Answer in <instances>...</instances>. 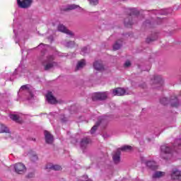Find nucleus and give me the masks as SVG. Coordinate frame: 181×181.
I'll return each instance as SVG.
<instances>
[{"label": "nucleus", "mask_w": 181, "mask_h": 181, "mask_svg": "<svg viewBox=\"0 0 181 181\" xmlns=\"http://www.w3.org/2000/svg\"><path fill=\"white\" fill-rule=\"evenodd\" d=\"M126 12L129 15V17L124 19V26L131 28L134 23H136V22L132 20V16H138L141 13V11L136 8H128L126 9Z\"/></svg>", "instance_id": "f257e3e1"}, {"label": "nucleus", "mask_w": 181, "mask_h": 181, "mask_svg": "<svg viewBox=\"0 0 181 181\" xmlns=\"http://www.w3.org/2000/svg\"><path fill=\"white\" fill-rule=\"evenodd\" d=\"M42 66L44 67L45 71H48L50 69L56 67V66H57V62H54V56H47V59L42 62Z\"/></svg>", "instance_id": "f03ea898"}, {"label": "nucleus", "mask_w": 181, "mask_h": 181, "mask_svg": "<svg viewBox=\"0 0 181 181\" xmlns=\"http://www.w3.org/2000/svg\"><path fill=\"white\" fill-rule=\"evenodd\" d=\"M18 94L25 95L27 100H32L33 98V93L32 92V86L30 85H23L20 88Z\"/></svg>", "instance_id": "7ed1b4c3"}, {"label": "nucleus", "mask_w": 181, "mask_h": 181, "mask_svg": "<svg viewBox=\"0 0 181 181\" xmlns=\"http://www.w3.org/2000/svg\"><path fill=\"white\" fill-rule=\"evenodd\" d=\"M160 102L163 105H166L167 104H170L172 107H179V100L176 97H172L171 99H168L167 98H163L160 100Z\"/></svg>", "instance_id": "20e7f679"}, {"label": "nucleus", "mask_w": 181, "mask_h": 181, "mask_svg": "<svg viewBox=\"0 0 181 181\" xmlns=\"http://www.w3.org/2000/svg\"><path fill=\"white\" fill-rule=\"evenodd\" d=\"M110 121V117L107 116H100L98 117V120L95 126H93L90 129V134H94L97 131L98 125L100 124H107Z\"/></svg>", "instance_id": "39448f33"}, {"label": "nucleus", "mask_w": 181, "mask_h": 181, "mask_svg": "<svg viewBox=\"0 0 181 181\" xmlns=\"http://www.w3.org/2000/svg\"><path fill=\"white\" fill-rule=\"evenodd\" d=\"M107 97H108V92L96 93L92 95V100L93 101H103L107 100Z\"/></svg>", "instance_id": "423d86ee"}, {"label": "nucleus", "mask_w": 181, "mask_h": 181, "mask_svg": "<svg viewBox=\"0 0 181 181\" xmlns=\"http://www.w3.org/2000/svg\"><path fill=\"white\" fill-rule=\"evenodd\" d=\"M28 72V69H26V67L25 65H22L21 64L18 69H16L14 71V73L13 74V76H16V77H21V76H25V73Z\"/></svg>", "instance_id": "0eeeda50"}, {"label": "nucleus", "mask_w": 181, "mask_h": 181, "mask_svg": "<svg viewBox=\"0 0 181 181\" xmlns=\"http://www.w3.org/2000/svg\"><path fill=\"white\" fill-rule=\"evenodd\" d=\"M33 0H17V5L18 8L26 9L32 5Z\"/></svg>", "instance_id": "6e6552de"}, {"label": "nucleus", "mask_w": 181, "mask_h": 181, "mask_svg": "<svg viewBox=\"0 0 181 181\" xmlns=\"http://www.w3.org/2000/svg\"><path fill=\"white\" fill-rule=\"evenodd\" d=\"M153 88H159L163 86V79L161 76H155L153 79Z\"/></svg>", "instance_id": "1a4fd4ad"}, {"label": "nucleus", "mask_w": 181, "mask_h": 181, "mask_svg": "<svg viewBox=\"0 0 181 181\" xmlns=\"http://www.w3.org/2000/svg\"><path fill=\"white\" fill-rule=\"evenodd\" d=\"M141 163H145V165L149 168V169H152L153 170H155V169H158V165H156V162L154 160H149L146 161L145 160V158L141 157Z\"/></svg>", "instance_id": "9d476101"}, {"label": "nucleus", "mask_w": 181, "mask_h": 181, "mask_svg": "<svg viewBox=\"0 0 181 181\" xmlns=\"http://www.w3.org/2000/svg\"><path fill=\"white\" fill-rule=\"evenodd\" d=\"M16 173L18 175H23L24 172H26V167L22 163H18L14 165Z\"/></svg>", "instance_id": "9b49d317"}, {"label": "nucleus", "mask_w": 181, "mask_h": 181, "mask_svg": "<svg viewBox=\"0 0 181 181\" xmlns=\"http://www.w3.org/2000/svg\"><path fill=\"white\" fill-rule=\"evenodd\" d=\"M171 179H173V180H181V171L176 168L173 169Z\"/></svg>", "instance_id": "f8f14e48"}, {"label": "nucleus", "mask_w": 181, "mask_h": 181, "mask_svg": "<svg viewBox=\"0 0 181 181\" xmlns=\"http://www.w3.org/2000/svg\"><path fill=\"white\" fill-rule=\"evenodd\" d=\"M173 149L175 151V152L180 153V151L181 149V139H175L174 144L173 145Z\"/></svg>", "instance_id": "ddd939ff"}, {"label": "nucleus", "mask_w": 181, "mask_h": 181, "mask_svg": "<svg viewBox=\"0 0 181 181\" xmlns=\"http://www.w3.org/2000/svg\"><path fill=\"white\" fill-rule=\"evenodd\" d=\"M58 30L59 32H62V33H66V35H69V36H73V33L66 28V26L63 25V24H59L58 25Z\"/></svg>", "instance_id": "4468645a"}, {"label": "nucleus", "mask_w": 181, "mask_h": 181, "mask_svg": "<svg viewBox=\"0 0 181 181\" xmlns=\"http://www.w3.org/2000/svg\"><path fill=\"white\" fill-rule=\"evenodd\" d=\"M44 135H45L46 144H53V135H52L50 132L45 130L44 132Z\"/></svg>", "instance_id": "2eb2a0df"}, {"label": "nucleus", "mask_w": 181, "mask_h": 181, "mask_svg": "<svg viewBox=\"0 0 181 181\" xmlns=\"http://www.w3.org/2000/svg\"><path fill=\"white\" fill-rule=\"evenodd\" d=\"M93 69L97 71H103L104 70V65L100 61H95L93 63Z\"/></svg>", "instance_id": "dca6fc26"}, {"label": "nucleus", "mask_w": 181, "mask_h": 181, "mask_svg": "<svg viewBox=\"0 0 181 181\" xmlns=\"http://www.w3.org/2000/svg\"><path fill=\"white\" fill-rule=\"evenodd\" d=\"M46 98H47V102L49 104H56V103H57V100H56V98L54 96H53V95L52 94V92H49L46 95Z\"/></svg>", "instance_id": "f3484780"}, {"label": "nucleus", "mask_w": 181, "mask_h": 181, "mask_svg": "<svg viewBox=\"0 0 181 181\" xmlns=\"http://www.w3.org/2000/svg\"><path fill=\"white\" fill-rule=\"evenodd\" d=\"M125 94V89L122 88H117L112 90L113 95H124Z\"/></svg>", "instance_id": "a211bd4d"}, {"label": "nucleus", "mask_w": 181, "mask_h": 181, "mask_svg": "<svg viewBox=\"0 0 181 181\" xmlns=\"http://www.w3.org/2000/svg\"><path fill=\"white\" fill-rule=\"evenodd\" d=\"M112 159L115 163H119L121 160V153L119 149H118L117 151L113 155Z\"/></svg>", "instance_id": "6ab92c4d"}, {"label": "nucleus", "mask_w": 181, "mask_h": 181, "mask_svg": "<svg viewBox=\"0 0 181 181\" xmlns=\"http://www.w3.org/2000/svg\"><path fill=\"white\" fill-rule=\"evenodd\" d=\"M91 140L89 138L85 137L81 141V148H84L87 146L88 144H90Z\"/></svg>", "instance_id": "aec40b11"}, {"label": "nucleus", "mask_w": 181, "mask_h": 181, "mask_svg": "<svg viewBox=\"0 0 181 181\" xmlns=\"http://www.w3.org/2000/svg\"><path fill=\"white\" fill-rule=\"evenodd\" d=\"M47 169H51L52 170H62V166L59 165L48 164L46 166Z\"/></svg>", "instance_id": "412c9836"}, {"label": "nucleus", "mask_w": 181, "mask_h": 181, "mask_svg": "<svg viewBox=\"0 0 181 181\" xmlns=\"http://www.w3.org/2000/svg\"><path fill=\"white\" fill-rule=\"evenodd\" d=\"M162 153H170L172 152V149L168 145H163L160 147Z\"/></svg>", "instance_id": "4be33fe9"}, {"label": "nucleus", "mask_w": 181, "mask_h": 181, "mask_svg": "<svg viewBox=\"0 0 181 181\" xmlns=\"http://www.w3.org/2000/svg\"><path fill=\"white\" fill-rule=\"evenodd\" d=\"M86 66V60L85 59H81L79 61L76 65V70H80L81 69H83Z\"/></svg>", "instance_id": "5701e85b"}, {"label": "nucleus", "mask_w": 181, "mask_h": 181, "mask_svg": "<svg viewBox=\"0 0 181 181\" xmlns=\"http://www.w3.org/2000/svg\"><path fill=\"white\" fill-rule=\"evenodd\" d=\"M13 33L15 35L14 40H15L16 43H19V40H18V36H19V35H21V28H18V30L14 28Z\"/></svg>", "instance_id": "b1692460"}, {"label": "nucleus", "mask_w": 181, "mask_h": 181, "mask_svg": "<svg viewBox=\"0 0 181 181\" xmlns=\"http://www.w3.org/2000/svg\"><path fill=\"white\" fill-rule=\"evenodd\" d=\"M9 134V129L6 126L0 124V134Z\"/></svg>", "instance_id": "393cba45"}, {"label": "nucleus", "mask_w": 181, "mask_h": 181, "mask_svg": "<svg viewBox=\"0 0 181 181\" xmlns=\"http://www.w3.org/2000/svg\"><path fill=\"white\" fill-rule=\"evenodd\" d=\"M165 175V173L161 171H156L153 174V179H159V177H162Z\"/></svg>", "instance_id": "a878e982"}, {"label": "nucleus", "mask_w": 181, "mask_h": 181, "mask_svg": "<svg viewBox=\"0 0 181 181\" xmlns=\"http://www.w3.org/2000/svg\"><path fill=\"white\" fill-rule=\"evenodd\" d=\"M122 46V41L121 40L116 41L113 45V49L119 50V49H121Z\"/></svg>", "instance_id": "bb28decb"}, {"label": "nucleus", "mask_w": 181, "mask_h": 181, "mask_svg": "<svg viewBox=\"0 0 181 181\" xmlns=\"http://www.w3.org/2000/svg\"><path fill=\"white\" fill-rule=\"evenodd\" d=\"M158 39V34H153L152 37H148L146 42L147 43H151V42H153Z\"/></svg>", "instance_id": "cd10ccee"}, {"label": "nucleus", "mask_w": 181, "mask_h": 181, "mask_svg": "<svg viewBox=\"0 0 181 181\" xmlns=\"http://www.w3.org/2000/svg\"><path fill=\"white\" fill-rule=\"evenodd\" d=\"M76 8H80V6L76 4H71L66 6V7L64 8V11H72V9H76Z\"/></svg>", "instance_id": "c85d7f7f"}, {"label": "nucleus", "mask_w": 181, "mask_h": 181, "mask_svg": "<svg viewBox=\"0 0 181 181\" xmlns=\"http://www.w3.org/2000/svg\"><path fill=\"white\" fill-rule=\"evenodd\" d=\"M64 45L66 47H74V45H76V43L73 41H69L68 42L64 43Z\"/></svg>", "instance_id": "c756f323"}, {"label": "nucleus", "mask_w": 181, "mask_h": 181, "mask_svg": "<svg viewBox=\"0 0 181 181\" xmlns=\"http://www.w3.org/2000/svg\"><path fill=\"white\" fill-rule=\"evenodd\" d=\"M46 47H47V45H44L42 43H41L40 45H38L37 49H39V50H41V52H45V50H46Z\"/></svg>", "instance_id": "7c9ffc66"}, {"label": "nucleus", "mask_w": 181, "mask_h": 181, "mask_svg": "<svg viewBox=\"0 0 181 181\" xmlns=\"http://www.w3.org/2000/svg\"><path fill=\"white\" fill-rule=\"evenodd\" d=\"M87 53H88V48H87V47H84L83 48H82L81 51V54H82V56H86Z\"/></svg>", "instance_id": "2f4dec72"}, {"label": "nucleus", "mask_w": 181, "mask_h": 181, "mask_svg": "<svg viewBox=\"0 0 181 181\" xmlns=\"http://www.w3.org/2000/svg\"><path fill=\"white\" fill-rule=\"evenodd\" d=\"M10 118L13 121H16V122H18V121L19 119V115H11Z\"/></svg>", "instance_id": "473e14b6"}, {"label": "nucleus", "mask_w": 181, "mask_h": 181, "mask_svg": "<svg viewBox=\"0 0 181 181\" xmlns=\"http://www.w3.org/2000/svg\"><path fill=\"white\" fill-rule=\"evenodd\" d=\"M132 147H131V146H124L123 147H122L120 149L121 151H129L132 149Z\"/></svg>", "instance_id": "72a5a7b5"}, {"label": "nucleus", "mask_w": 181, "mask_h": 181, "mask_svg": "<svg viewBox=\"0 0 181 181\" xmlns=\"http://www.w3.org/2000/svg\"><path fill=\"white\" fill-rule=\"evenodd\" d=\"M90 2V5H98V0H88Z\"/></svg>", "instance_id": "f704fd0d"}, {"label": "nucleus", "mask_w": 181, "mask_h": 181, "mask_svg": "<svg viewBox=\"0 0 181 181\" xmlns=\"http://www.w3.org/2000/svg\"><path fill=\"white\" fill-rule=\"evenodd\" d=\"M129 66H131V62L127 61V62L124 63V67H129Z\"/></svg>", "instance_id": "c9c22d12"}, {"label": "nucleus", "mask_w": 181, "mask_h": 181, "mask_svg": "<svg viewBox=\"0 0 181 181\" xmlns=\"http://www.w3.org/2000/svg\"><path fill=\"white\" fill-rule=\"evenodd\" d=\"M35 176V174L33 173H28V178H31V177H33Z\"/></svg>", "instance_id": "e433bc0d"}, {"label": "nucleus", "mask_w": 181, "mask_h": 181, "mask_svg": "<svg viewBox=\"0 0 181 181\" xmlns=\"http://www.w3.org/2000/svg\"><path fill=\"white\" fill-rule=\"evenodd\" d=\"M31 160L33 161L37 160V156L36 155L33 156V157L31 158Z\"/></svg>", "instance_id": "4c0bfd02"}, {"label": "nucleus", "mask_w": 181, "mask_h": 181, "mask_svg": "<svg viewBox=\"0 0 181 181\" xmlns=\"http://www.w3.org/2000/svg\"><path fill=\"white\" fill-rule=\"evenodd\" d=\"M153 12H155L154 15H158V13H159V11H158L157 10H153Z\"/></svg>", "instance_id": "58836bf2"}, {"label": "nucleus", "mask_w": 181, "mask_h": 181, "mask_svg": "<svg viewBox=\"0 0 181 181\" xmlns=\"http://www.w3.org/2000/svg\"><path fill=\"white\" fill-rule=\"evenodd\" d=\"M21 53H23V49H21Z\"/></svg>", "instance_id": "ea45409f"}, {"label": "nucleus", "mask_w": 181, "mask_h": 181, "mask_svg": "<svg viewBox=\"0 0 181 181\" xmlns=\"http://www.w3.org/2000/svg\"><path fill=\"white\" fill-rule=\"evenodd\" d=\"M63 122L66 121V119H62Z\"/></svg>", "instance_id": "a19ab883"}]
</instances>
